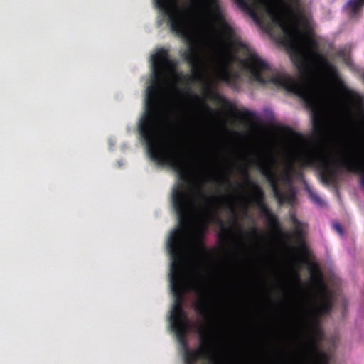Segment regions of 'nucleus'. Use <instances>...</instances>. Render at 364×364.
I'll list each match as a JSON object with an SVG mask.
<instances>
[{"label": "nucleus", "instance_id": "obj_1", "mask_svg": "<svg viewBox=\"0 0 364 364\" xmlns=\"http://www.w3.org/2000/svg\"><path fill=\"white\" fill-rule=\"evenodd\" d=\"M171 65L168 50L160 48L151 55V85L146 90L145 112L139 123V131L151 160L160 165L170 166L177 173L179 181L191 183L188 151L181 145L164 142L160 133V92L165 73Z\"/></svg>", "mask_w": 364, "mask_h": 364}, {"label": "nucleus", "instance_id": "obj_2", "mask_svg": "<svg viewBox=\"0 0 364 364\" xmlns=\"http://www.w3.org/2000/svg\"><path fill=\"white\" fill-rule=\"evenodd\" d=\"M171 201L177 214L178 225L170 232L167 240V248L171 259L170 287L174 298L169 321L179 343L186 346L189 325L187 314L183 308V257L187 243L188 221L193 201L190 195H171Z\"/></svg>", "mask_w": 364, "mask_h": 364}, {"label": "nucleus", "instance_id": "obj_3", "mask_svg": "<svg viewBox=\"0 0 364 364\" xmlns=\"http://www.w3.org/2000/svg\"><path fill=\"white\" fill-rule=\"evenodd\" d=\"M198 299L194 305L195 311L203 318V324L198 329L200 347L195 350H187L186 364H195L202 358L208 359L212 364H221L216 354L214 336L213 308L205 287L202 284L195 286Z\"/></svg>", "mask_w": 364, "mask_h": 364}, {"label": "nucleus", "instance_id": "obj_4", "mask_svg": "<svg viewBox=\"0 0 364 364\" xmlns=\"http://www.w3.org/2000/svg\"><path fill=\"white\" fill-rule=\"evenodd\" d=\"M302 155L307 165L313 166L319 171L321 181L325 184H332L336 181L339 169L358 174L360 182L364 188V161L358 155H348L332 164L325 153L315 146H305Z\"/></svg>", "mask_w": 364, "mask_h": 364}, {"label": "nucleus", "instance_id": "obj_5", "mask_svg": "<svg viewBox=\"0 0 364 364\" xmlns=\"http://www.w3.org/2000/svg\"><path fill=\"white\" fill-rule=\"evenodd\" d=\"M332 308V296L324 293L321 302L316 304L313 309H305L310 316L309 321L304 325L309 334L306 348L313 364H329L328 355L319 348V342L323 339V334L319 328L318 319L322 315L330 314Z\"/></svg>", "mask_w": 364, "mask_h": 364}, {"label": "nucleus", "instance_id": "obj_6", "mask_svg": "<svg viewBox=\"0 0 364 364\" xmlns=\"http://www.w3.org/2000/svg\"><path fill=\"white\" fill-rule=\"evenodd\" d=\"M196 196H197L198 205L203 212V218L207 226L209 223H218L222 229V232L218 236L221 240H227L228 235L231 232L230 228H225L222 220L218 216V203L225 197L223 196H209L203 189V186H199L196 189Z\"/></svg>", "mask_w": 364, "mask_h": 364}, {"label": "nucleus", "instance_id": "obj_7", "mask_svg": "<svg viewBox=\"0 0 364 364\" xmlns=\"http://www.w3.org/2000/svg\"><path fill=\"white\" fill-rule=\"evenodd\" d=\"M240 173L247 185L250 188L252 199L255 204L260 207L262 214L265 218L269 227L275 231L280 230L281 226L277 216L264 204V191L257 182L251 179L248 168L247 166L242 167L240 168Z\"/></svg>", "mask_w": 364, "mask_h": 364}, {"label": "nucleus", "instance_id": "obj_8", "mask_svg": "<svg viewBox=\"0 0 364 364\" xmlns=\"http://www.w3.org/2000/svg\"><path fill=\"white\" fill-rule=\"evenodd\" d=\"M257 167L262 176L267 180L271 186L274 198L279 205L285 203L292 204L296 198L295 192L291 186L283 192L279 186L278 176L274 170L272 162L257 161Z\"/></svg>", "mask_w": 364, "mask_h": 364}, {"label": "nucleus", "instance_id": "obj_9", "mask_svg": "<svg viewBox=\"0 0 364 364\" xmlns=\"http://www.w3.org/2000/svg\"><path fill=\"white\" fill-rule=\"evenodd\" d=\"M204 94L208 97H211L218 103L223 105L229 113L237 119H240L247 123H252L257 118L255 113L252 111L248 109H244L243 111L238 110L235 105H232L227 98L223 97L217 92L213 91L208 86L204 88Z\"/></svg>", "mask_w": 364, "mask_h": 364}, {"label": "nucleus", "instance_id": "obj_10", "mask_svg": "<svg viewBox=\"0 0 364 364\" xmlns=\"http://www.w3.org/2000/svg\"><path fill=\"white\" fill-rule=\"evenodd\" d=\"M313 57L316 60L321 68L333 82L341 86L343 85L338 68L328 60L326 56L321 54L319 51H316L315 55Z\"/></svg>", "mask_w": 364, "mask_h": 364}, {"label": "nucleus", "instance_id": "obj_11", "mask_svg": "<svg viewBox=\"0 0 364 364\" xmlns=\"http://www.w3.org/2000/svg\"><path fill=\"white\" fill-rule=\"evenodd\" d=\"M290 220L294 230L291 234H289L288 236L295 242L299 247L303 249L306 246L304 224L296 218L295 213L290 215Z\"/></svg>", "mask_w": 364, "mask_h": 364}, {"label": "nucleus", "instance_id": "obj_12", "mask_svg": "<svg viewBox=\"0 0 364 364\" xmlns=\"http://www.w3.org/2000/svg\"><path fill=\"white\" fill-rule=\"evenodd\" d=\"M289 3H286L282 0V3L286 14H287L293 21H298L304 18L300 11H297L296 8L300 6V0H289Z\"/></svg>", "mask_w": 364, "mask_h": 364}, {"label": "nucleus", "instance_id": "obj_13", "mask_svg": "<svg viewBox=\"0 0 364 364\" xmlns=\"http://www.w3.org/2000/svg\"><path fill=\"white\" fill-rule=\"evenodd\" d=\"M363 6L364 0H349L346 4L352 16H355Z\"/></svg>", "mask_w": 364, "mask_h": 364}, {"label": "nucleus", "instance_id": "obj_14", "mask_svg": "<svg viewBox=\"0 0 364 364\" xmlns=\"http://www.w3.org/2000/svg\"><path fill=\"white\" fill-rule=\"evenodd\" d=\"M293 172H294V168L292 165H291L288 167L287 170L282 177V179L284 183L288 185L291 184Z\"/></svg>", "mask_w": 364, "mask_h": 364}, {"label": "nucleus", "instance_id": "obj_15", "mask_svg": "<svg viewBox=\"0 0 364 364\" xmlns=\"http://www.w3.org/2000/svg\"><path fill=\"white\" fill-rule=\"evenodd\" d=\"M287 130H288L289 134L291 136L295 137L296 139L299 141L301 143H302L303 144H305V145L307 144L306 139L301 134L296 133L294 131H293L292 129H289V128L287 129Z\"/></svg>", "mask_w": 364, "mask_h": 364}, {"label": "nucleus", "instance_id": "obj_16", "mask_svg": "<svg viewBox=\"0 0 364 364\" xmlns=\"http://www.w3.org/2000/svg\"><path fill=\"white\" fill-rule=\"evenodd\" d=\"M197 247H198V250L200 252V253L202 254V255L203 257H208V252H207L206 247H205L204 244L201 241L198 240Z\"/></svg>", "mask_w": 364, "mask_h": 364}, {"label": "nucleus", "instance_id": "obj_17", "mask_svg": "<svg viewBox=\"0 0 364 364\" xmlns=\"http://www.w3.org/2000/svg\"><path fill=\"white\" fill-rule=\"evenodd\" d=\"M250 236L258 240L260 237V233L255 226H252L249 232Z\"/></svg>", "mask_w": 364, "mask_h": 364}, {"label": "nucleus", "instance_id": "obj_18", "mask_svg": "<svg viewBox=\"0 0 364 364\" xmlns=\"http://www.w3.org/2000/svg\"><path fill=\"white\" fill-rule=\"evenodd\" d=\"M229 208H230V210L232 214V218L233 222H234V223L236 224L237 223V213L235 211V208L232 203H229Z\"/></svg>", "mask_w": 364, "mask_h": 364}, {"label": "nucleus", "instance_id": "obj_19", "mask_svg": "<svg viewBox=\"0 0 364 364\" xmlns=\"http://www.w3.org/2000/svg\"><path fill=\"white\" fill-rule=\"evenodd\" d=\"M310 196H311V200L316 203H318V204H321L322 203V200L321 199V198L315 194V193H310Z\"/></svg>", "mask_w": 364, "mask_h": 364}, {"label": "nucleus", "instance_id": "obj_20", "mask_svg": "<svg viewBox=\"0 0 364 364\" xmlns=\"http://www.w3.org/2000/svg\"><path fill=\"white\" fill-rule=\"evenodd\" d=\"M223 183L227 185L229 188H232V183L228 176H225L223 178Z\"/></svg>", "mask_w": 364, "mask_h": 364}, {"label": "nucleus", "instance_id": "obj_21", "mask_svg": "<svg viewBox=\"0 0 364 364\" xmlns=\"http://www.w3.org/2000/svg\"><path fill=\"white\" fill-rule=\"evenodd\" d=\"M309 271H310V272H311V275H312V276H313V274H314V272H315L316 274H318L319 276H320V274H321L320 270H319V269H318V267H317V265H316V264L314 265V267H311V268H310V269H309Z\"/></svg>", "mask_w": 364, "mask_h": 364}, {"label": "nucleus", "instance_id": "obj_22", "mask_svg": "<svg viewBox=\"0 0 364 364\" xmlns=\"http://www.w3.org/2000/svg\"><path fill=\"white\" fill-rule=\"evenodd\" d=\"M334 228H335V229H336L338 232L342 233V232H343V229H342L341 226L338 223L335 224V225H334Z\"/></svg>", "mask_w": 364, "mask_h": 364}, {"label": "nucleus", "instance_id": "obj_23", "mask_svg": "<svg viewBox=\"0 0 364 364\" xmlns=\"http://www.w3.org/2000/svg\"><path fill=\"white\" fill-rule=\"evenodd\" d=\"M295 278H296L297 282H300V277H299V274L298 273H295Z\"/></svg>", "mask_w": 364, "mask_h": 364}, {"label": "nucleus", "instance_id": "obj_24", "mask_svg": "<svg viewBox=\"0 0 364 364\" xmlns=\"http://www.w3.org/2000/svg\"><path fill=\"white\" fill-rule=\"evenodd\" d=\"M338 55L340 56V57L343 56V51H338Z\"/></svg>", "mask_w": 364, "mask_h": 364}, {"label": "nucleus", "instance_id": "obj_25", "mask_svg": "<svg viewBox=\"0 0 364 364\" xmlns=\"http://www.w3.org/2000/svg\"><path fill=\"white\" fill-rule=\"evenodd\" d=\"M240 233L241 236H242V230L240 228Z\"/></svg>", "mask_w": 364, "mask_h": 364}]
</instances>
